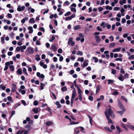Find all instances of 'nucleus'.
I'll list each match as a JSON object with an SVG mask.
<instances>
[{
  "label": "nucleus",
  "mask_w": 134,
  "mask_h": 134,
  "mask_svg": "<svg viewBox=\"0 0 134 134\" xmlns=\"http://www.w3.org/2000/svg\"><path fill=\"white\" fill-rule=\"evenodd\" d=\"M125 111H124V110H122L121 111H118L117 112L120 114L121 115Z\"/></svg>",
  "instance_id": "a19ab883"
},
{
  "label": "nucleus",
  "mask_w": 134,
  "mask_h": 134,
  "mask_svg": "<svg viewBox=\"0 0 134 134\" xmlns=\"http://www.w3.org/2000/svg\"><path fill=\"white\" fill-rule=\"evenodd\" d=\"M71 13L69 11L66 12L64 16H67L70 15Z\"/></svg>",
  "instance_id": "58836bf2"
},
{
  "label": "nucleus",
  "mask_w": 134,
  "mask_h": 134,
  "mask_svg": "<svg viewBox=\"0 0 134 134\" xmlns=\"http://www.w3.org/2000/svg\"><path fill=\"white\" fill-rule=\"evenodd\" d=\"M79 127L75 128L74 129V132L76 133H78L80 131H79L78 128Z\"/></svg>",
  "instance_id": "c756f323"
},
{
  "label": "nucleus",
  "mask_w": 134,
  "mask_h": 134,
  "mask_svg": "<svg viewBox=\"0 0 134 134\" xmlns=\"http://www.w3.org/2000/svg\"><path fill=\"white\" fill-rule=\"evenodd\" d=\"M100 26L102 27L103 28H104L105 27V23L104 22H102Z\"/></svg>",
  "instance_id": "3c124183"
},
{
  "label": "nucleus",
  "mask_w": 134,
  "mask_h": 134,
  "mask_svg": "<svg viewBox=\"0 0 134 134\" xmlns=\"http://www.w3.org/2000/svg\"><path fill=\"white\" fill-rule=\"evenodd\" d=\"M28 52L30 54H32L34 53V49L32 47H28L27 48Z\"/></svg>",
  "instance_id": "6e6552de"
},
{
  "label": "nucleus",
  "mask_w": 134,
  "mask_h": 134,
  "mask_svg": "<svg viewBox=\"0 0 134 134\" xmlns=\"http://www.w3.org/2000/svg\"><path fill=\"white\" fill-rule=\"evenodd\" d=\"M28 29L29 30V33H32L33 32V28L32 26H30L28 28Z\"/></svg>",
  "instance_id": "5701e85b"
},
{
  "label": "nucleus",
  "mask_w": 134,
  "mask_h": 134,
  "mask_svg": "<svg viewBox=\"0 0 134 134\" xmlns=\"http://www.w3.org/2000/svg\"><path fill=\"white\" fill-rule=\"evenodd\" d=\"M108 84H109L113 83L114 81L113 80H111L110 79H108Z\"/></svg>",
  "instance_id": "09e8293b"
},
{
  "label": "nucleus",
  "mask_w": 134,
  "mask_h": 134,
  "mask_svg": "<svg viewBox=\"0 0 134 134\" xmlns=\"http://www.w3.org/2000/svg\"><path fill=\"white\" fill-rule=\"evenodd\" d=\"M71 11L75 12L76 11V10L75 8L71 7Z\"/></svg>",
  "instance_id": "864d4df0"
},
{
  "label": "nucleus",
  "mask_w": 134,
  "mask_h": 134,
  "mask_svg": "<svg viewBox=\"0 0 134 134\" xmlns=\"http://www.w3.org/2000/svg\"><path fill=\"white\" fill-rule=\"evenodd\" d=\"M115 60L116 61H119L122 62V59L121 58H119L116 59Z\"/></svg>",
  "instance_id": "4d7b16f0"
},
{
  "label": "nucleus",
  "mask_w": 134,
  "mask_h": 134,
  "mask_svg": "<svg viewBox=\"0 0 134 134\" xmlns=\"http://www.w3.org/2000/svg\"><path fill=\"white\" fill-rule=\"evenodd\" d=\"M120 76L118 77V79L119 80L122 81L124 80V77L122 74H120Z\"/></svg>",
  "instance_id": "2eb2a0df"
},
{
  "label": "nucleus",
  "mask_w": 134,
  "mask_h": 134,
  "mask_svg": "<svg viewBox=\"0 0 134 134\" xmlns=\"http://www.w3.org/2000/svg\"><path fill=\"white\" fill-rule=\"evenodd\" d=\"M26 127L28 129V130L24 131L25 132L24 134H27L28 131L30 130L31 128L30 125H28V126H26Z\"/></svg>",
  "instance_id": "6ab92c4d"
},
{
  "label": "nucleus",
  "mask_w": 134,
  "mask_h": 134,
  "mask_svg": "<svg viewBox=\"0 0 134 134\" xmlns=\"http://www.w3.org/2000/svg\"><path fill=\"white\" fill-rule=\"evenodd\" d=\"M88 60L84 61L82 65V67L83 68H84L86 66L88 65Z\"/></svg>",
  "instance_id": "9b49d317"
},
{
  "label": "nucleus",
  "mask_w": 134,
  "mask_h": 134,
  "mask_svg": "<svg viewBox=\"0 0 134 134\" xmlns=\"http://www.w3.org/2000/svg\"><path fill=\"white\" fill-rule=\"evenodd\" d=\"M120 9V8L118 7H115L114 8V10L115 11H118Z\"/></svg>",
  "instance_id": "bf43d9fd"
},
{
  "label": "nucleus",
  "mask_w": 134,
  "mask_h": 134,
  "mask_svg": "<svg viewBox=\"0 0 134 134\" xmlns=\"http://www.w3.org/2000/svg\"><path fill=\"white\" fill-rule=\"evenodd\" d=\"M5 36V35H4L2 37H1V41L3 42L2 44H3L4 43V37Z\"/></svg>",
  "instance_id": "c03bdc74"
},
{
  "label": "nucleus",
  "mask_w": 134,
  "mask_h": 134,
  "mask_svg": "<svg viewBox=\"0 0 134 134\" xmlns=\"http://www.w3.org/2000/svg\"><path fill=\"white\" fill-rule=\"evenodd\" d=\"M96 92H98L100 89V86L99 85H98L96 87Z\"/></svg>",
  "instance_id": "f704fd0d"
},
{
  "label": "nucleus",
  "mask_w": 134,
  "mask_h": 134,
  "mask_svg": "<svg viewBox=\"0 0 134 134\" xmlns=\"http://www.w3.org/2000/svg\"><path fill=\"white\" fill-rule=\"evenodd\" d=\"M61 90L62 91L64 92L65 91H66L67 90V89L66 88V86H64V87H63L61 88Z\"/></svg>",
  "instance_id": "79ce46f5"
},
{
  "label": "nucleus",
  "mask_w": 134,
  "mask_h": 134,
  "mask_svg": "<svg viewBox=\"0 0 134 134\" xmlns=\"http://www.w3.org/2000/svg\"><path fill=\"white\" fill-rule=\"evenodd\" d=\"M81 27L80 25H78L75 26L74 27V30H76L80 29Z\"/></svg>",
  "instance_id": "f3484780"
},
{
  "label": "nucleus",
  "mask_w": 134,
  "mask_h": 134,
  "mask_svg": "<svg viewBox=\"0 0 134 134\" xmlns=\"http://www.w3.org/2000/svg\"><path fill=\"white\" fill-rule=\"evenodd\" d=\"M76 96V93H73L72 97L71 99V105L72 107L73 102L74 99V98Z\"/></svg>",
  "instance_id": "20e7f679"
},
{
  "label": "nucleus",
  "mask_w": 134,
  "mask_h": 134,
  "mask_svg": "<svg viewBox=\"0 0 134 134\" xmlns=\"http://www.w3.org/2000/svg\"><path fill=\"white\" fill-rule=\"evenodd\" d=\"M16 73L17 74L21 75L22 74V69L21 68H19L17 70Z\"/></svg>",
  "instance_id": "f8f14e48"
},
{
  "label": "nucleus",
  "mask_w": 134,
  "mask_h": 134,
  "mask_svg": "<svg viewBox=\"0 0 134 134\" xmlns=\"http://www.w3.org/2000/svg\"><path fill=\"white\" fill-rule=\"evenodd\" d=\"M113 113V112L110 108L108 109H107L105 112V114L106 118L109 117V116L111 115Z\"/></svg>",
  "instance_id": "f257e3e1"
},
{
  "label": "nucleus",
  "mask_w": 134,
  "mask_h": 134,
  "mask_svg": "<svg viewBox=\"0 0 134 134\" xmlns=\"http://www.w3.org/2000/svg\"><path fill=\"white\" fill-rule=\"evenodd\" d=\"M40 65L44 69H46L47 67V65L46 64H44L43 62H40Z\"/></svg>",
  "instance_id": "9d476101"
},
{
  "label": "nucleus",
  "mask_w": 134,
  "mask_h": 134,
  "mask_svg": "<svg viewBox=\"0 0 134 134\" xmlns=\"http://www.w3.org/2000/svg\"><path fill=\"white\" fill-rule=\"evenodd\" d=\"M92 59L95 60L94 62L95 63H96L98 61V59L96 57H93L92 58Z\"/></svg>",
  "instance_id": "e433bc0d"
},
{
  "label": "nucleus",
  "mask_w": 134,
  "mask_h": 134,
  "mask_svg": "<svg viewBox=\"0 0 134 134\" xmlns=\"http://www.w3.org/2000/svg\"><path fill=\"white\" fill-rule=\"evenodd\" d=\"M95 40L96 42L97 43H99L101 41V38L99 36H95Z\"/></svg>",
  "instance_id": "1a4fd4ad"
},
{
  "label": "nucleus",
  "mask_w": 134,
  "mask_h": 134,
  "mask_svg": "<svg viewBox=\"0 0 134 134\" xmlns=\"http://www.w3.org/2000/svg\"><path fill=\"white\" fill-rule=\"evenodd\" d=\"M57 17V15L55 14H52L50 15L49 16V18L51 19H52L53 18H56Z\"/></svg>",
  "instance_id": "dca6fc26"
},
{
  "label": "nucleus",
  "mask_w": 134,
  "mask_h": 134,
  "mask_svg": "<svg viewBox=\"0 0 134 134\" xmlns=\"http://www.w3.org/2000/svg\"><path fill=\"white\" fill-rule=\"evenodd\" d=\"M111 73L113 75L115 74L116 73V70L114 69H112L111 70Z\"/></svg>",
  "instance_id": "37998d69"
},
{
  "label": "nucleus",
  "mask_w": 134,
  "mask_h": 134,
  "mask_svg": "<svg viewBox=\"0 0 134 134\" xmlns=\"http://www.w3.org/2000/svg\"><path fill=\"white\" fill-rule=\"evenodd\" d=\"M36 56H38L37 57H36L35 58V59L37 61H38L41 60V58L39 57V55H36Z\"/></svg>",
  "instance_id": "4c0bfd02"
},
{
  "label": "nucleus",
  "mask_w": 134,
  "mask_h": 134,
  "mask_svg": "<svg viewBox=\"0 0 134 134\" xmlns=\"http://www.w3.org/2000/svg\"><path fill=\"white\" fill-rule=\"evenodd\" d=\"M121 98L124 100L126 102H127V99L126 97L123 96H122L121 97Z\"/></svg>",
  "instance_id": "69168bd1"
},
{
  "label": "nucleus",
  "mask_w": 134,
  "mask_h": 134,
  "mask_svg": "<svg viewBox=\"0 0 134 134\" xmlns=\"http://www.w3.org/2000/svg\"><path fill=\"white\" fill-rule=\"evenodd\" d=\"M121 124L122 126L124 129L126 130H128L127 128L126 127V126L124 124L122 123H121Z\"/></svg>",
  "instance_id": "cd10ccee"
},
{
  "label": "nucleus",
  "mask_w": 134,
  "mask_h": 134,
  "mask_svg": "<svg viewBox=\"0 0 134 134\" xmlns=\"http://www.w3.org/2000/svg\"><path fill=\"white\" fill-rule=\"evenodd\" d=\"M28 20V17H25V18H24L23 20H21V22L23 24H24L25 23V20Z\"/></svg>",
  "instance_id": "4be33fe9"
},
{
  "label": "nucleus",
  "mask_w": 134,
  "mask_h": 134,
  "mask_svg": "<svg viewBox=\"0 0 134 134\" xmlns=\"http://www.w3.org/2000/svg\"><path fill=\"white\" fill-rule=\"evenodd\" d=\"M33 111L35 113L37 114L38 112V108H34L33 109Z\"/></svg>",
  "instance_id": "412c9836"
},
{
  "label": "nucleus",
  "mask_w": 134,
  "mask_h": 134,
  "mask_svg": "<svg viewBox=\"0 0 134 134\" xmlns=\"http://www.w3.org/2000/svg\"><path fill=\"white\" fill-rule=\"evenodd\" d=\"M29 22L30 23H35V21L34 18H31L29 21Z\"/></svg>",
  "instance_id": "a878e982"
},
{
  "label": "nucleus",
  "mask_w": 134,
  "mask_h": 134,
  "mask_svg": "<svg viewBox=\"0 0 134 134\" xmlns=\"http://www.w3.org/2000/svg\"><path fill=\"white\" fill-rule=\"evenodd\" d=\"M62 52V49L60 48L58 51V52L59 53H61Z\"/></svg>",
  "instance_id": "774afa93"
},
{
  "label": "nucleus",
  "mask_w": 134,
  "mask_h": 134,
  "mask_svg": "<svg viewBox=\"0 0 134 134\" xmlns=\"http://www.w3.org/2000/svg\"><path fill=\"white\" fill-rule=\"evenodd\" d=\"M38 102L37 101L35 100L34 102V104L35 106L37 105H38Z\"/></svg>",
  "instance_id": "0e129e2a"
},
{
  "label": "nucleus",
  "mask_w": 134,
  "mask_h": 134,
  "mask_svg": "<svg viewBox=\"0 0 134 134\" xmlns=\"http://www.w3.org/2000/svg\"><path fill=\"white\" fill-rule=\"evenodd\" d=\"M46 124L48 126L52 125L53 124V122L52 121H48L46 122Z\"/></svg>",
  "instance_id": "2f4dec72"
},
{
  "label": "nucleus",
  "mask_w": 134,
  "mask_h": 134,
  "mask_svg": "<svg viewBox=\"0 0 134 134\" xmlns=\"http://www.w3.org/2000/svg\"><path fill=\"white\" fill-rule=\"evenodd\" d=\"M84 60V58L83 57H82L80 58H79L78 59V60L79 61H80L81 62H82Z\"/></svg>",
  "instance_id": "603ef678"
},
{
  "label": "nucleus",
  "mask_w": 134,
  "mask_h": 134,
  "mask_svg": "<svg viewBox=\"0 0 134 134\" xmlns=\"http://www.w3.org/2000/svg\"><path fill=\"white\" fill-rule=\"evenodd\" d=\"M7 99L8 100L10 101L11 102H13L12 98L10 96L8 97Z\"/></svg>",
  "instance_id": "ea45409f"
},
{
  "label": "nucleus",
  "mask_w": 134,
  "mask_h": 134,
  "mask_svg": "<svg viewBox=\"0 0 134 134\" xmlns=\"http://www.w3.org/2000/svg\"><path fill=\"white\" fill-rule=\"evenodd\" d=\"M116 129H117L119 133H120L122 131L121 130L119 126H117L116 127Z\"/></svg>",
  "instance_id": "c9c22d12"
},
{
  "label": "nucleus",
  "mask_w": 134,
  "mask_h": 134,
  "mask_svg": "<svg viewBox=\"0 0 134 134\" xmlns=\"http://www.w3.org/2000/svg\"><path fill=\"white\" fill-rule=\"evenodd\" d=\"M55 104L57 106V107L58 108H61V106L59 101H57L55 103Z\"/></svg>",
  "instance_id": "c85d7f7f"
},
{
  "label": "nucleus",
  "mask_w": 134,
  "mask_h": 134,
  "mask_svg": "<svg viewBox=\"0 0 134 134\" xmlns=\"http://www.w3.org/2000/svg\"><path fill=\"white\" fill-rule=\"evenodd\" d=\"M64 4L65 5L68 6L70 4V3H69L68 1H67L64 3Z\"/></svg>",
  "instance_id": "338daca9"
},
{
  "label": "nucleus",
  "mask_w": 134,
  "mask_h": 134,
  "mask_svg": "<svg viewBox=\"0 0 134 134\" xmlns=\"http://www.w3.org/2000/svg\"><path fill=\"white\" fill-rule=\"evenodd\" d=\"M46 109L49 112L50 114H52V112L51 111V110L50 108L49 107H47Z\"/></svg>",
  "instance_id": "8fccbe9b"
},
{
  "label": "nucleus",
  "mask_w": 134,
  "mask_h": 134,
  "mask_svg": "<svg viewBox=\"0 0 134 134\" xmlns=\"http://www.w3.org/2000/svg\"><path fill=\"white\" fill-rule=\"evenodd\" d=\"M134 58V55H132L130 56L129 57V60H131L133 59Z\"/></svg>",
  "instance_id": "49530a36"
},
{
  "label": "nucleus",
  "mask_w": 134,
  "mask_h": 134,
  "mask_svg": "<svg viewBox=\"0 0 134 134\" xmlns=\"http://www.w3.org/2000/svg\"><path fill=\"white\" fill-rule=\"evenodd\" d=\"M76 54L78 55L81 56L83 54V53L81 51H78L76 53Z\"/></svg>",
  "instance_id": "7c9ffc66"
},
{
  "label": "nucleus",
  "mask_w": 134,
  "mask_h": 134,
  "mask_svg": "<svg viewBox=\"0 0 134 134\" xmlns=\"http://www.w3.org/2000/svg\"><path fill=\"white\" fill-rule=\"evenodd\" d=\"M110 40V41H114V37L112 36H111L109 37Z\"/></svg>",
  "instance_id": "13d9d810"
},
{
  "label": "nucleus",
  "mask_w": 134,
  "mask_h": 134,
  "mask_svg": "<svg viewBox=\"0 0 134 134\" xmlns=\"http://www.w3.org/2000/svg\"><path fill=\"white\" fill-rule=\"evenodd\" d=\"M127 126L129 129L132 130H134V126L129 125H127Z\"/></svg>",
  "instance_id": "aec40b11"
},
{
  "label": "nucleus",
  "mask_w": 134,
  "mask_h": 134,
  "mask_svg": "<svg viewBox=\"0 0 134 134\" xmlns=\"http://www.w3.org/2000/svg\"><path fill=\"white\" fill-rule=\"evenodd\" d=\"M107 118V119L108 121V124L110 123L112 124H113V122H112L111 119L109 117H107V118Z\"/></svg>",
  "instance_id": "393cba45"
},
{
  "label": "nucleus",
  "mask_w": 134,
  "mask_h": 134,
  "mask_svg": "<svg viewBox=\"0 0 134 134\" xmlns=\"http://www.w3.org/2000/svg\"><path fill=\"white\" fill-rule=\"evenodd\" d=\"M50 48L54 52L56 51L57 49V47L54 45H52Z\"/></svg>",
  "instance_id": "4468645a"
},
{
  "label": "nucleus",
  "mask_w": 134,
  "mask_h": 134,
  "mask_svg": "<svg viewBox=\"0 0 134 134\" xmlns=\"http://www.w3.org/2000/svg\"><path fill=\"white\" fill-rule=\"evenodd\" d=\"M9 68L10 70L11 71L13 72L14 71L15 68L14 65H10L9 66Z\"/></svg>",
  "instance_id": "a211bd4d"
},
{
  "label": "nucleus",
  "mask_w": 134,
  "mask_h": 134,
  "mask_svg": "<svg viewBox=\"0 0 134 134\" xmlns=\"http://www.w3.org/2000/svg\"><path fill=\"white\" fill-rule=\"evenodd\" d=\"M73 38L72 37L70 38L68 40V44H71V46H73L75 44V43L72 41Z\"/></svg>",
  "instance_id": "7ed1b4c3"
},
{
  "label": "nucleus",
  "mask_w": 134,
  "mask_h": 134,
  "mask_svg": "<svg viewBox=\"0 0 134 134\" xmlns=\"http://www.w3.org/2000/svg\"><path fill=\"white\" fill-rule=\"evenodd\" d=\"M89 30L90 28H89V27H86L85 30V32L86 33V32L88 31Z\"/></svg>",
  "instance_id": "052dcab7"
},
{
  "label": "nucleus",
  "mask_w": 134,
  "mask_h": 134,
  "mask_svg": "<svg viewBox=\"0 0 134 134\" xmlns=\"http://www.w3.org/2000/svg\"><path fill=\"white\" fill-rule=\"evenodd\" d=\"M75 14H73L72 15L70 16H69L68 17L65 18V20L67 21L68 20H71L72 18H73L75 17Z\"/></svg>",
  "instance_id": "423d86ee"
},
{
  "label": "nucleus",
  "mask_w": 134,
  "mask_h": 134,
  "mask_svg": "<svg viewBox=\"0 0 134 134\" xmlns=\"http://www.w3.org/2000/svg\"><path fill=\"white\" fill-rule=\"evenodd\" d=\"M105 129L107 130L110 132H112V131L108 127H104Z\"/></svg>",
  "instance_id": "a18cd8bd"
},
{
  "label": "nucleus",
  "mask_w": 134,
  "mask_h": 134,
  "mask_svg": "<svg viewBox=\"0 0 134 134\" xmlns=\"http://www.w3.org/2000/svg\"><path fill=\"white\" fill-rule=\"evenodd\" d=\"M120 73L124 74L125 73V71L123 68H121L120 70Z\"/></svg>",
  "instance_id": "e2e57ef3"
},
{
  "label": "nucleus",
  "mask_w": 134,
  "mask_h": 134,
  "mask_svg": "<svg viewBox=\"0 0 134 134\" xmlns=\"http://www.w3.org/2000/svg\"><path fill=\"white\" fill-rule=\"evenodd\" d=\"M79 128H81V131L85 133V132L84 131V128L82 127H79Z\"/></svg>",
  "instance_id": "6e6d98bb"
},
{
  "label": "nucleus",
  "mask_w": 134,
  "mask_h": 134,
  "mask_svg": "<svg viewBox=\"0 0 134 134\" xmlns=\"http://www.w3.org/2000/svg\"><path fill=\"white\" fill-rule=\"evenodd\" d=\"M32 68L33 69V70L34 71H35L36 70V67L35 65H34L33 64L32 65Z\"/></svg>",
  "instance_id": "5fc2aeb1"
},
{
  "label": "nucleus",
  "mask_w": 134,
  "mask_h": 134,
  "mask_svg": "<svg viewBox=\"0 0 134 134\" xmlns=\"http://www.w3.org/2000/svg\"><path fill=\"white\" fill-rule=\"evenodd\" d=\"M104 99V96L103 95H101L100 96V98H98L97 99V101H99L101 100H103Z\"/></svg>",
  "instance_id": "bb28decb"
},
{
  "label": "nucleus",
  "mask_w": 134,
  "mask_h": 134,
  "mask_svg": "<svg viewBox=\"0 0 134 134\" xmlns=\"http://www.w3.org/2000/svg\"><path fill=\"white\" fill-rule=\"evenodd\" d=\"M115 43L114 42H113L110 44V46L111 47H114L115 46Z\"/></svg>",
  "instance_id": "680f3d73"
},
{
  "label": "nucleus",
  "mask_w": 134,
  "mask_h": 134,
  "mask_svg": "<svg viewBox=\"0 0 134 134\" xmlns=\"http://www.w3.org/2000/svg\"><path fill=\"white\" fill-rule=\"evenodd\" d=\"M25 7L24 6L21 7L20 5L18 6L17 10L18 11H22L24 10Z\"/></svg>",
  "instance_id": "0eeeda50"
},
{
  "label": "nucleus",
  "mask_w": 134,
  "mask_h": 134,
  "mask_svg": "<svg viewBox=\"0 0 134 134\" xmlns=\"http://www.w3.org/2000/svg\"><path fill=\"white\" fill-rule=\"evenodd\" d=\"M105 9L107 10L109 9L111 10L113 8L111 6H109V5H107L105 7Z\"/></svg>",
  "instance_id": "72a5a7b5"
},
{
  "label": "nucleus",
  "mask_w": 134,
  "mask_h": 134,
  "mask_svg": "<svg viewBox=\"0 0 134 134\" xmlns=\"http://www.w3.org/2000/svg\"><path fill=\"white\" fill-rule=\"evenodd\" d=\"M118 106L121 110H124V111H125V109L124 105L121 102L118 100Z\"/></svg>",
  "instance_id": "f03ea898"
},
{
  "label": "nucleus",
  "mask_w": 134,
  "mask_h": 134,
  "mask_svg": "<svg viewBox=\"0 0 134 134\" xmlns=\"http://www.w3.org/2000/svg\"><path fill=\"white\" fill-rule=\"evenodd\" d=\"M41 85H40V89L41 90H42L44 88V86H43L44 85L43 83H40Z\"/></svg>",
  "instance_id": "de8ad7c7"
},
{
  "label": "nucleus",
  "mask_w": 134,
  "mask_h": 134,
  "mask_svg": "<svg viewBox=\"0 0 134 134\" xmlns=\"http://www.w3.org/2000/svg\"><path fill=\"white\" fill-rule=\"evenodd\" d=\"M5 66L4 69V71L7 70L8 68V66H9V64L8 62H6L5 63Z\"/></svg>",
  "instance_id": "ddd939ff"
},
{
  "label": "nucleus",
  "mask_w": 134,
  "mask_h": 134,
  "mask_svg": "<svg viewBox=\"0 0 134 134\" xmlns=\"http://www.w3.org/2000/svg\"><path fill=\"white\" fill-rule=\"evenodd\" d=\"M120 48H115L113 49L112 51V52H119L120 51Z\"/></svg>",
  "instance_id": "b1692460"
},
{
  "label": "nucleus",
  "mask_w": 134,
  "mask_h": 134,
  "mask_svg": "<svg viewBox=\"0 0 134 134\" xmlns=\"http://www.w3.org/2000/svg\"><path fill=\"white\" fill-rule=\"evenodd\" d=\"M17 89V86L16 84L12 83V92H14L16 91Z\"/></svg>",
  "instance_id": "39448f33"
},
{
  "label": "nucleus",
  "mask_w": 134,
  "mask_h": 134,
  "mask_svg": "<svg viewBox=\"0 0 134 134\" xmlns=\"http://www.w3.org/2000/svg\"><path fill=\"white\" fill-rule=\"evenodd\" d=\"M23 73L25 74L26 75H28V74L27 72L26 69L25 68H23Z\"/></svg>",
  "instance_id": "473e14b6"
}]
</instances>
